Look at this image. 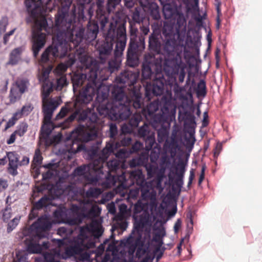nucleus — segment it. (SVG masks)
<instances>
[{"mask_svg":"<svg viewBox=\"0 0 262 262\" xmlns=\"http://www.w3.org/2000/svg\"><path fill=\"white\" fill-rule=\"evenodd\" d=\"M149 16L154 20H159L161 19L160 8L155 3H151L148 7Z\"/></svg>","mask_w":262,"mask_h":262,"instance_id":"37","label":"nucleus"},{"mask_svg":"<svg viewBox=\"0 0 262 262\" xmlns=\"http://www.w3.org/2000/svg\"><path fill=\"white\" fill-rule=\"evenodd\" d=\"M72 2L73 0H64L61 3V7L55 16V26L66 34L68 32L72 34L71 39L68 40V43H72L76 47L83 39L89 42L94 40L99 33V24H100L96 15L97 20L89 21L86 30L83 27H79L76 29L72 17L69 15V10ZM96 13H97L96 12Z\"/></svg>","mask_w":262,"mask_h":262,"instance_id":"1","label":"nucleus"},{"mask_svg":"<svg viewBox=\"0 0 262 262\" xmlns=\"http://www.w3.org/2000/svg\"><path fill=\"white\" fill-rule=\"evenodd\" d=\"M68 84L67 79L66 76H61L57 78L56 81V89L57 90H61Z\"/></svg>","mask_w":262,"mask_h":262,"instance_id":"58","label":"nucleus"},{"mask_svg":"<svg viewBox=\"0 0 262 262\" xmlns=\"http://www.w3.org/2000/svg\"><path fill=\"white\" fill-rule=\"evenodd\" d=\"M42 112L43 114L44 122L46 124L52 123L51 119L54 111L58 107L60 103L55 98L42 101Z\"/></svg>","mask_w":262,"mask_h":262,"instance_id":"21","label":"nucleus"},{"mask_svg":"<svg viewBox=\"0 0 262 262\" xmlns=\"http://www.w3.org/2000/svg\"><path fill=\"white\" fill-rule=\"evenodd\" d=\"M141 192V196L143 200L145 201H154L156 200V192L152 189L150 183L144 184L140 187Z\"/></svg>","mask_w":262,"mask_h":262,"instance_id":"29","label":"nucleus"},{"mask_svg":"<svg viewBox=\"0 0 262 262\" xmlns=\"http://www.w3.org/2000/svg\"><path fill=\"white\" fill-rule=\"evenodd\" d=\"M138 78V75L135 72L125 71L116 77L115 81L117 85H114L112 89L114 86H118L122 88L124 91V88L134 85L136 83Z\"/></svg>","mask_w":262,"mask_h":262,"instance_id":"16","label":"nucleus"},{"mask_svg":"<svg viewBox=\"0 0 262 262\" xmlns=\"http://www.w3.org/2000/svg\"><path fill=\"white\" fill-rule=\"evenodd\" d=\"M111 88L108 86L102 84L97 85L96 88V101L99 103V105L97 108V111L101 116H108V114H101L100 113L99 107L100 106L106 105L108 104H113L115 102V100L112 96Z\"/></svg>","mask_w":262,"mask_h":262,"instance_id":"11","label":"nucleus"},{"mask_svg":"<svg viewBox=\"0 0 262 262\" xmlns=\"http://www.w3.org/2000/svg\"><path fill=\"white\" fill-rule=\"evenodd\" d=\"M140 189L139 188L131 189L129 190L127 195L128 199L135 200L139 194Z\"/></svg>","mask_w":262,"mask_h":262,"instance_id":"63","label":"nucleus"},{"mask_svg":"<svg viewBox=\"0 0 262 262\" xmlns=\"http://www.w3.org/2000/svg\"><path fill=\"white\" fill-rule=\"evenodd\" d=\"M161 26V23L158 22L154 23L151 25L152 33H154L155 35H161L160 27Z\"/></svg>","mask_w":262,"mask_h":262,"instance_id":"64","label":"nucleus"},{"mask_svg":"<svg viewBox=\"0 0 262 262\" xmlns=\"http://www.w3.org/2000/svg\"><path fill=\"white\" fill-rule=\"evenodd\" d=\"M42 160L43 157L41 156L39 149H36L35 150L32 160V166L33 167V169L37 174L39 173V169L38 166H39L41 165L42 163Z\"/></svg>","mask_w":262,"mask_h":262,"instance_id":"36","label":"nucleus"},{"mask_svg":"<svg viewBox=\"0 0 262 262\" xmlns=\"http://www.w3.org/2000/svg\"><path fill=\"white\" fill-rule=\"evenodd\" d=\"M186 164L182 160L179 161L175 167L176 175L177 178L176 183L180 188L182 187L183 185V178L185 172Z\"/></svg>","mask_w":262,"mask_h":262,"instance_id":"30","label":"nucleus"},{"mask_svg":"<svg viewBox=\"0 0 262 262\" xmlns=\"http://www.w3.org/2000/svg\"><path fill=\"white\" fill-rule=\"evenodd\" d=\"M28 127V124L26 122H21L17 126V129L14 131L15 134L19 137H22L27 132Z\"/></svg>","mask_w":262,"mask_h":262,"instance_id":"53","label":"nucleus"},{"mask_svg":"<svg viewBox=\"0 0 262 262\" xmlns=\"http://www.w3.org/2000/svg\"><path fill=\"white\" fill-rule=\"evenodd\" d=\"M165 105H167L169 111L171 110L172 108H176V106L169 102H166L162 106L161 102L159 100H157L150 102V104L147 106L146 109L144 110L145 111V116L146 118L150 119L151 124V119L154 116L156 115L162 114V112L161 111V109Z\"/></svg>","mask_w":262,"mask_h":262,"instance_id":"19","label":"nucleus"},{"mask_svg":"<svg viewBox=\"0 0 262 262\" xmlns=\"http://www.w3.org/2000/svg\"><path fill=\"white\" fill-rule=\"evenodd\" d=\"M33 37L32 50L33 56L36 58L38 56L39 51L45 44L46 35L43 33L38 32L33 34Z\"/></svg>","mask_w":262,"mask_h":262,"instance_id":"26","label":"nucleus"},{"mask_svg":"<svg viewBox=\"0 0 262 262\" xmlns=\"http://www.w3.org/2000/svg\"><path fill=\"white\" fill-rule=\"evenodd\" d=\"M182 5H180V7L176 9L173 8L170 5H165L163 7V14L166 19H170L173 18L177 13L181 9Z\"/></svg>","mask_w":262,"mask_h":262,"instance_id":"38","label":"nucleus"},{"mask_svg":"<svg viewBox=\"0 0 262 262\" xmlns=\"http://www.w3.org/2000/svg\"><path fill=\"white\" fill-rule=\"evenodd\" d=\"M144 18V14L141 12V8H136L132 15L133 20L136 23L140 24L143 21Z\"/></svg>","mask_w":262,"mask_h":262,"instance_id":"46","label":"nucleus"},{"mask_svg":"<svg viewBox=\"0 0 262 262\" xmlns=\"http://www.w3.org/2000/svg\"><path fill=\"white\" fill-rule=\"evenodd\" d=\"M52 69V66H49L47 69L43 70L41 74L39 76L38 79L40 82L49 83V74Z\"/></svg>","mask_w":262,"mask_h":262,"instance_id":"51","label":"nucleus"},{"mask_svg":"<svg viewBox=\"0 0 262 262\" xmlns=\"http://www.w3.org/2000/svg\"><path fill=\"white\" fill-rule=\"evenodd\" d=\"M196 95L198 97H205L206 95V83L204 80H201L198 84L196 91Z\"/></svg>","mask_w":262,"mask_h":262,"instance_id":"50","label":"nucleus"},{"mask_svg":"<svg viewBox=\"0 0 262 262\" xmlns=\"http://www.w3.org/2000/svg\"><path fill=\"white\" fill-rule=\"evenodd\" d=\"M51 0H25V4L29 16L26 19L27 24L35 21L41 6L48 5Z\"/></svg>","mask_w":262,"mask_h":262,"instance_id":"12","label":"nucleus"},{"mask_svg":"<svg viewBox=\"0 0 262 262\" xmlns=\"http://www.w3.org/2000/svg\"><path fill=\"white\" fill-rule=\"evenodd\" d=\"M12 216V209L7 206L3 210V220L4 222H8Z\"/></svg>","mask_w":262,"mask_h":262,"instance_id":"62","label":"nucleus"},{"mask_svg":"<svg viewBox=\"0 0 262 262\" xmlns=\"http://www.w3.org/2000/svg\"><path fill=\"white\" fill-rule=\"evenodd\" d=\"M144 167L147 171V178L149 179L154 177L159 172L157 165L151 164L148 162L146 163Z\"/></svg>","mask_w":262,"mask_h":262,"instance_id":"40","label":"nucleus"},{"mask_svg":"<svg viewBox=\"0 0 262 262\" xmlns=\"http://www.w3.org/2000/svg\"><path fill=\"white\" fill-rule=\"evenodd\" d=\"M132 218L134 220V229L139 232L144 228L150 225L149 205L138 200L134 206Z\"/></svg>","mask_w":262,"mask_h":262,"instance_id":"8","label":"nucleus"},{"mask_svg":"<svg viewBox=\"0 0 262 262\" xmlns=\"http://www.w3.org/2000/svg\"><path fill=\"white\" fill-rule=\"evenodd\" d=\"M29 85V80L27 78H19L15 81L12 86L24 94L28 91Z\"/></svg>","mask_w":262,"mask_h":262,"instance_id":"33","label":"nucleus"},{"mask_svg":"<svg viewBox=\"0 0 262 262\" xmlns=\"http://www.w3.org/2000/svg\"><path fill=\"white\" fill-rule=\"evenodd\" d=\"M86 75L82 73H75L71 76V81L73 84V90L74 93L78 91L86 81Z\"/></svg>","mask_w":262,"mask_h":262,"instance_id":"32","label":"nucleus"},{"mask_svg":"<svg viewBox=\"0 0 262 262\" xmlns=\"http://www.w3.org/2000/svg\"><path fill=\"white\" fill-rule=\"evenodd\" d=\"M160 37H162V36L151 33L148 38V49L151 52H154L157 54H159L162 46Z\"/></svg>","mask_w":262,"mask_h":262,"instance_id":"28","label":"nucleus"},{"mask_svg":"<svg viewBox=\"0 0 262 262\" xmlns=\"http://www.w3.org/2000/svg\"><path fill=\"white\" fill-rule=\"evenodd\" d=\"M20 219V216H16L8 223L7 229L8 233L11 232L16 227L19 222Z\"/></svg>","mask_w":262,"mask_h":262,"instance_id":"57","label":"nucleus"},{"mask_svg":"<svg viewBox=\"0 0 262 262\" xmlns=\"http://www.w3.org/2000/svg\"><path fill=\"white\" fill-rule=\"evenodd\" d=\"M106 37L107 39L113 40V43L117 40L114 55L121 57L127 41L125 23L117 20L111 21L107 30Z\"/></svg>","mask_w":262,"mask_h":262,"instance_id":"7","label":"nucleus"},{"mask_svg":"<svg viewBox=\"0 0 262 262\" xmlns=\"http://www.w3.org/2000/svg\"><path fill=\"white\" fill-rule=\"evenodd\" d=\"M91 235L90 225H86L84 226L80 227L79 236L82 239H86Z\"/></svg>","mask_w":262,"mask_h":262,"instance_id":"54","label":"nucleus"},{"mask_svg":"<svg viewBox=\"0 0 262 262\" xmlns=\"http://www.w3.org/2000/svg\"><path fill=\"white\" fill-rule=\"evenodd\" d=\"M24 50V48L23 47H19L12 50L9 54L7 65L14 66L17 64L21 60V55Z\"/></svg>","mask_w":262,"mask_h":262,"instance_id":"31","label":"nucleus"},{"mask_svg":"<svg viewBox=\"0 0 262 262\" xmlns=\"http://www.w3.org/2000/svg\"><path fill=\"white\" fill-rule=\"evenodd\" d=\"M67 34L68 36L59 28H57L56 40L42 53L40 59L41 62H48L51 56L57 57L66 56L68 50V40H70V37L72 36L70 33L68 32Z\"/></svg>","mask_w":262,"mask_h":262,"instance_id":"6","label":"nucleus"},{"mask_svg":"<svg viewBox=\"0 0 262 262\" xmlns=\"http://www.w3.org/2000/svg\"><path fill=\"white\" fill-rule=\"evenodd\" d=\"M51 201V199L49 196L45 195L35 203V207L37 209H42L43 207L47 206Z\"/></svg>","mask_w":262,"mask_h":262,"instance_id":"45","label":"nucleus"},{"mask_svg":"<svg viewBox=\"0 0 262 262\" xmlns=\"http://www.w3.org/2000/svg\"><path fill=\"white\" fill-rule=\"evenodd\" d=\"M116 147V144L114 142L107 143L105 147L99 152L98 160H96L94 162L92 167L95 169H98L99 172L103 173V165L110 155L114 152Z\"/></svg>","mask_w":262,"mask_h":262,"instance_id":"14","label":"nucleus"},{"mask_svg":"<svg viewBox=\"0 0 262 262\" xmlns=\"http://www.w3.org/2000/svg\"><path fill=\"white\" fill-rule=\"evenodd\" d=\"M79 61L81 63L82 69L89 70L88 73L85 74L89 82L93 87L97 88V80L99 69L98 63L91 57L86 54H80L78 57Z\"/></svg>","mask_w":262,"mask_h":262,"instance_id":"9","label":"nucleus"},{"mask_svg":"<svg viewBox=\"0 0 262 262\" xmlns=\"http://www.w3.org/2000/svg\"><path fill=\"white\" fill-rule=\"evenodd\" d=\"M142 121V116L140 114L135 113L129 119V124L132 128L137 127L139 123Z\"/></svg>","mask_w":262,"mask_h":262,"instance_id":"47","label":"nucleus"},{"mask_svg":"<svg viewBox=\"0 0 262 262\" xmlns=\"http://www.w3.org/2000/svg\"><path fill=\"white\" fill-rule=\"evenodd\" d=\"M138 135L143 138L145 142V148L146 150L149 151L152 149L153 147L156 148L155 133L150 129L149 125L144 122L138 130Z\"/></svg>","mask_w":262,"mask_h":262,"instance_id":"13","label":"nucleus"},{"mask_svg":"<svg viewBox=\"0 0 262 262\" xmlns=\"http://www.w3.org/2000/svg\"><path fill=\"white\" fill-rule=\"evenodd\" d=\"M165 231L164 229L163 228L159 229L158 231L156 232L154 235L153 241L158 244L157 247H156L154 250V253H156L157 252L160 251V248L163 244L162 238L165 235Z\"/></svg>","mask_w":262,"mask_h":262,"instance_id":"34","label":"nucleus"},{"mask_svg":"<svg viewBox=\"0 0 262 262\" xmlns=\"http://www.w3.org/2000/svg\"><path fill=\"white\" fill-rule=\"evenodd\" d=\"M148 161L147 157L140 156L139 157L132 159L129 162V165L131 168H134L138 166H144L146 163Z\"/></svg>","mask_w":262,"mask_h":262,"instance_id":"39","label":"nucleus"},{"mask_svg":"<svg viewBox=\"0 0 262 262\" xmlns=\"http://www.w3.org/2000/svg\"><path fill=\"white\" fill-rule=\"evenodd\" d=\"M130 177L135 181L137 185L140 187L148 183L145 180L141 170L138 169L132 171L130 173Z\"/></svg>","mask_w":262,"mask_h":262,"instance_id":"35","label":"nucleus"},{"mask_svg":"<svg viewBox=\"0 0 262 262\" xmlns=\"http://www.w3.org/2000/svg\"><path fill=\"white\" fill-rule=\"evenodd\" d=\"M37 230V233L35 236L36 239H41L45 237L44 233L39 232V231H45L49 230L52 227V224L46 217H40L37 221L32 224Z\"/></svg>","mask_w":262,"mask_h":262,"instance_id":"22","label":"nucleus"},{"mask_svg":"<svg viewBox=\"0 0 262 262\" xmlns=\"http://www.w3.org/2000/svg\"><path fill=\"white\" fill-rule=\"evenodd\" d=\"M139 48L145 49V38L139 37L138 39H130L127 52V64L130 67H135L138 64L137 52Z\"/></svg>","mask_w":262,"mask_h":262,"instance_id":"10","label":"nucleus"},{"mask_svg":"<svg viewBox=\"0 0 262 262\" xmlns=\"http://www.w3.org/2000/svg\"><path fill=\"white\" fill-rule=\"evenodd\" d=\"M121 62V57H117L114 55V58L108 61V69L110 72L113 73L114 72L118 70L119 68Z\"/></svg>","mask_w":262,"mask_h":262,"instance_id":"41","label":"nucleus"},{"mask_svg":"<svg viewBox=\"0 0 262 262\" xmlns=\"http://www.w3.org/2000/svg\"><path fill=\"white\" fill-rule=\"evenodd\" d=\"M91 235H93L94 238H99L103 234V230L101 227H99L94 224H90Z\"/></svg>","mask_w":262,"mask_h":262,"instance_id":"49","label":"nucleus"},{"mask_svg":"<svg viewBox=\"0 0 262 262\" xmlns=\"http://www.w3.org/2000/svg\"><path fill=\"white\" fill-rule=\"evenodd\" d=\"M28 251L31 253H40L42 252L40 244L31 243L28 246Z\"/></svg>","mask_w":262,"mask_h":262,"instance_id":"56","label":"nucleus"},{"mask_svg":"<svg viewBox=\"0 0 262 262\" xmlns=\"http://www.w3.org/2000/svg\"><path fill=\"white\" fill-rule=\"evenodd\" d=\"M162 114L156 115L151 119V126L157 130V140L159 143H162L168 140L169 135V128L170 122L175 118L176 109L172 108L169 111L167 105L162 108Z\"/></svg>","mask_w":262,"mask_h":262,"instance_id":"5","label":"nucleus"},{"mask_svg":"<svg viewBox=\"0 0 262 262\" xmlns=\"http://www.w3.org/2000/svg\"><path fill=\"white\" fill-rule=\"evenodd\" d=\"M72 107L69 106V104L67 103L66 106L61 107L60 112L57 114L55 119L59 120L63 118L69 112L72 111Z\"/></svg>","mask_w":262,"mask_h":262,"instance_id":"59","label":"nucleus"},{"mask_svg":"<svg viewBox=\"0 0 262 262\" xmlns=\"http://www.w3.org/2000/svg\"><path fill=\"white\" fill-rule=\"evenodd\" d=\"M81 151L84 152L85 158L93 160L92 163H94L96 160H98L99 151L97 146L88 148L84 144H78L75 152H78Z\"/></svg>","mask_w":262,"mask_h":262,"instance_id":"25","label":"nucleus"},{"mask_svg":"<svg viewBox=\"0 0 262 262\" xmlns=\"http://www.w3.org/2000/svg\"><path fill=\"white\" fill-rule=\"evenodd\" d=\"M162 46L159 54L163 57L157 59L155 63L161 70L162 68L168 66L181 60L177 53L178 41L179 37V31L174 29L172 24L164 22L162 30Z\"/></svg>","mask_w":262,"mask_h":262,"instance_id":"3","label":"nucleus"},{"mask_svg":"<svg viewBox=\"0 0 262 262\" xmlns=\"http://www.w3.org/2000/svg\"><path fill=\"white\" fill-rule=\"evenodd\" d=\"M76 110H79L80 111L77 117V121L80 123L85 121L88 118V112H89V110H84L82 107L79 106L76 107Z\"/></svg>","mask_w":262,"mask_h":262,"instance_id":"55","label":"nucleus"},{"mask_svg":"<svg viewBox=\"0 0 262 262\" xmlns=\"http://www.w3.org/2000/svg\"><path fill=\"white\" fill-rule=\"evenodd\" d=\"M83 4H90L92 0H80ZM105 0H96V5L97 16L100 24V29L104 31L106 25L108 23V14H106L104 9Z\"/></svg>","mask_w":262,"mask_h":262,"instance_id":"20","label":"nucleus"},{"mask_svg":"<svg viewBox=\"0 0 262 262\" xmlns=\"http://www.w3.org/2000/svg\"><path fill=\"white\" fill-rule=\"evenodd\" d=\"M71 211L76 215L73 218L67 220V223L70 225H76L81 224L83 219L87 217V215L83 212H80V207L76 204H73L71 207Z\"/></svg>","mask_w":262,"mask_h":262,"instance_id":"27","label":"nucleus"},{"mask_svg":"<svg viewBox=\"0 0 262 262\" xmlns=\"http://www.w3.org/2000/svg\"><path fill=\"white\" fill-rule=\"evenodd\" d=\"M7 157L9 160L8 171L10 174L15 176L18 174L19 156L15 151H9L7 152Z\"/></svg>","mask_w":262,"mask_h":262,"instance_id":"24","label":"nucleus"},{"mask_svg":"<svg viewBox=\"0 0 262 262\" xmlns=\"http://www.w3.org/2000/svg\"><path fill=\"white\" fill-rule=\"evenodd\" d=\"M104 40L98 47L99 56L101 59H104L105 57L111 54L113 51V40L107 39V30L103 33Z\"/></svg>","mask_w":262,"mask_h":262,"instance_id":"23","label":"nucleus"},{"mask_svg":"<svg viewBox=\"0 0 262 262\" xmlns=\"http://www.w3.org/2000/svg\"><path fill=\"white\" fill-rule=\"evenodd\" d=\"M112 94L115 102L113 104L100 106L99 110L101 114H108L112 119L126 120L131 115V105L137 110L141 108L144 104V99L140 90L135 87L128 97L126 96L122 88L118 86L112 89Z\"/></svg>","mask_w":262,"mask_h":262,"instance_id":"2","label":"nucleus"},{"mask_svg":"<svg viewBox=\"0 0 262 262\" xmlns=\"http://www.w3.org/2000/svg\"><path fill=\"white\" fill-rule=\"evenodd\" d=\"M8 24V18L7 17L3 16L0 19V36L5 33Z\"/></svg>","mask_w":262,"mask_h":262,"instance_id":"61","label":"nucleus"},{"mask_svg":"<svg viewBox=\"0 0 262 262\" xmlns=\"http://www.w3.org/2000/svg\"><path fill=\"white\" fill-rule=\"evenodd\" d=\"M23 94L19 92L18 90H17L16 88L12 86L9 95L10 103H14L19 100Z\"/></svg>","mask_w":262,"mask_h":262,"instance_id":"43","label":"nucleus"},{"mask_svg":"<svg viewBox=\"0 0 262 262\" xmlns=\"http://www.w3.org/2000/svg\"><path fill=\"white\" fill-rule=\"evenodd\" d=\"M93 165V163H90L88 165H83L78 166L74 170V173L79 176H84L90 184H96L99 180V177L97 174L92 175L88 173L90 171L97 173H102V172H99L98 169H95L92 167Z\"/></svg>","mask_w":262,"mask_h":262,"instance_id":"18","label":"nucleus"},{"mask_svg":"<svg viewBox=\"0 0 262 262\" xmlns=\"http://www.w3.org/2000/svg\"><path fill=\"white\" fill-rule=\"evenodd\" d=\"M52 90L53 84L51 82L43 83L42 90V101H46L47 99Z\"/></svg>","mask_w":262,"mask_h":262,"instance_id":"44","label":"nucleus"},{"mask_svg":"<svg viewBox=\"0 0 262 262\" xmlns=\"http://www.w3.org/2000/svg\"><path fill=\"white\" fill-rule=\"evenodd\" d=\"M96 88L91 86L90 84H86V86L79 91V94L76 98V101L73 103V107H77L79 105L81 107L90 103L93 99L95 95Z\"/></svg>","mask_w":262,"mask_h":262,"instance_id":"15","label":"nucleus"},{"mask_svg":"<svg viewBox=\"0 0 262 262\" xmlns=\"http://www.w3.org/2000/svg\"><path fill=\"white\" fill-rule=\"evenodd\" d=\"M108 169V173L117 170L121 166V162L119 160L114 159L110 160L106 163H104Z\"/></svg>","mask_w":262,"mask_h":262,"instance_id":"42","label":"nucleus"},{"mask_svg":"<svg viewBox=\"0 0 262 262\" xmlns=\"http://www.w3.org/2000/svg\"><path fill=\"white\" fill-rule=\"evenodd\" d=\"M121 0H107L106 10L109 15L112 12H114L116 7L120 5ZM107 14V13H106Z\"/></svg>","mask_w":262,"mask_h":262,"instance_id":"48","label":"nucleus"},{"mask_svg":"<svg viewBox=\"0 0 262 262\" xmlns=\"http://www.w3.org/2000/svg\"><path fill=\"white\" fill-rule=\"evenodd\" d=\"M118 130L116 124L115 123H111L109 124V137L111 139H115L118 134Z\"/></svg>","mask_w":262,"mask_h":262,"instance_id":"60","label":"nucleus"},{"mask_svg":"<svg viewBox=\"0 0 262 262\" xmlns=\"http://www.w3.org/2000/svg\"><path fill=\"white\" fill-rule=\"evenodd\" d=\"M153 63L145 59L142 63V76L144 79H152V83L147 82L145 88L146 97L150 99L152 96H158L163 94L166 81L163 74L160 72L155 73L152 69Z\"/></svg>","mask_w":262,"mask_h":262,"instance_id":"4","label":"nucleus"},{"mask_svg":"<svg viewBox=\"0 0 262 262\" xmlns=\"http://www.w3.org/2000/svg\"><path fill=\"white\" fill-rule=\"evenodd\" d=\"M101 193L100 188L90 187L86 191L85 194L88 198H97Z\"/></svg>","mask_w":262,"mask_h":262,"instance_id":"52","label":"nucleus"},{"mask_svg":"<svg viewBox=\"0 0 262 262\" xmlns=\"http://www.w3.org/2000/svg\"><path fill=\"white\" fill-rule=\"evenodd\" d=\"M178 66L174 62L168 66L162 68L167 75L169 76H175L178 75L179 81L182 83L185 77V65L182 62V60L177 61Z\"/></svg>","mask_w":262,"mask_h":262,"instance_id":"17","label":"nucleus"}]
</instances>
